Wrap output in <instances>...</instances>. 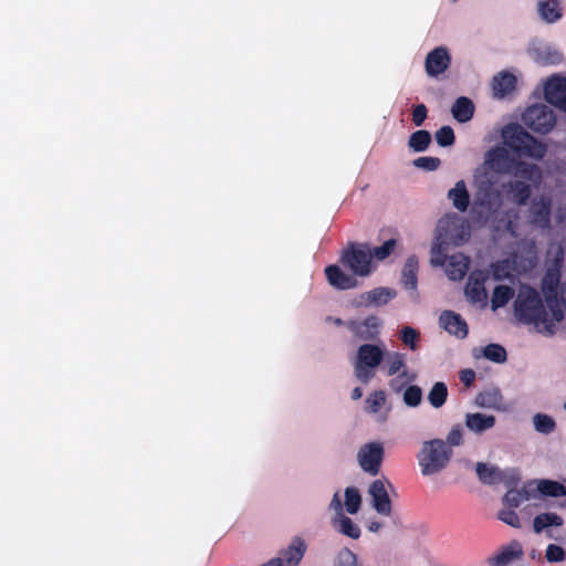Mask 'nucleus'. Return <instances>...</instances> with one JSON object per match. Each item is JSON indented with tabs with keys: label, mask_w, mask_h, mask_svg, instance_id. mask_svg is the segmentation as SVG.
<instances>
[{
	"label": "nucleus",
	"mask_w": 566,
	"mask_h": 566,
	"mask_svg": "<svg viewBox=\"0 0 566 566\" xmlns=\"http://www.w3.org/2000/svg\"><path fill=\"white\" fill-rule=\"evenodd\" d=\"M516 318L526 325H533L544 336H553L564 319V307L545 302L541 293L531 285H522L514 301Z\"/></svg>",
	"instance_id": "1"
},
{
	"label": "nucleus",
	"mask_w": 566,
	"mask_h": 566,
	"mask_svg": "<svg viewBox=\"0 0 566 566\" xmlns=\"http://www.w3.org/2000/svg\"><path fill=\"white\" fill-rule=\"evenodd\" d=\"M485 163L499 174H509L516 178L537 181L541 171L537 165L512 157L505 148L496 147L486 153Z\"/></svg>",
	"instance_id": "2"
},
{
	"label": "nucleus",
	"mask_w": 566,
	"mask_h": 566,
	"mask_svg": "<svg viewBox=\"0 0 566 566\" xmlns=\"http://www.w3.org/2000/svg\"><path fill=\"white\" fill-rule=\"evenodd\" d=\"M453 455L452 449L442 439H432L422 443L417 455L422 475H433L444 470Z\"/></svg>",
	"instance_id": "3"
},
{
	"label": "nucleus",
	"mask_w": 566,
	"mask_h": 566,
	"mask_svg": "<svg viewBox=\"0 0 566 566\" xmlns=\"http://www.w3.org/2000/svg\"><path fill=\"white\" fill-rule=\"evenodd\" d=\"M504 144L518 156L542 159L546 146L527 133L521 125L512 124L503 129Z\"/></svg>",
	"instance_id": "4"
},
{
	"label": "nucleus",
	"mask_w": 566,
	"mask_h": 566,
	"mask_svg": "<svg viewBox=\"0 0 566 566\" xmlns=\"http://www.w3.org/2000/svg\"><path fill=\"white\" fill-rule=\"evenodd\" d=\"M502 206L501 191L494 189L491 182H484L479 187L471 206V216L474 221L486 223Z\"/></svg>",
	"instance_id": "5"
},
{
	"label": "nucleus",
	"mask_w": 566,
	"mask_h": 566,
	"mask_svg": "<svg viewBox=\"0 0 566 566\" xmlns=\"http://www.w3.org/2000/svg\"><path fill=\"white\" fill-rule=\"evenodd\" d=\"M384 349L376 344L360 345L354 363L355 377L363 384H368L375 376V369L384 360Z\"/></svg>",
	"instance_id": "6"
},
{
	"label": "nucleus",
	"mask_w": 566,
	"mask_h": 566,
	"mask_svg": "<svg viewBox=\"0 0 566 566\" xmlns=\"http://www.w3.org/2000/svg\"><path fill=\"white\" fill-rule=\"evenodd\" d=\"M340 262L355 275L367 276L373 272L371 249L368 244L349 242L342 252Z\"/></svg>",
	"instance_id": "7"
},
{
	"label": "nucleus",
	"mask_w": 566,
	"mask_h": 566,
	"mask_svg": "<svg viewBox=\"0 0 566 566\" xmlns=\"http://www.w3.org/2000/svg\"><path fill=\"white\" fill-rule=\"evenodd\" d=\"M522 119L530 129L538 134H547L556 125V116L553 109L544 104L527 107Z\"/></svg>",
	"instance_id": "8"
},
{
	"label": "nucleus",
	"mask_w": 566,
	"mask_h": 566,
	"mask_svg": "<svg viewBox=\"0 0 566 566\" xmlns=\"http://www.w3.org/2000/svg\"><path fill=\"white\" fill-rule=\"evenodd\" d=\"M382 321L376 315H369L364 319H349L346 327L353 337L358 340L374 342L379 338Z\"/></svg>",
	"instance_id": "9"
},
{
	"label": "nucleus",
	"mask_w": 566,
	"mask_h": 566,
	"mask_svg": "<svg viewBox=\"0 0 566 566\" xmlns=\"http://www.w3.org/2000/svg\"><path fill=\"white\" fill-rule=\"evenodd\" d=\"M560 277L562 273L558 266L548 268L542 277L541 291L546 303L564 307V298L559 289Z\"/></svg>",
	"instance_id": "10"
},
{
	"label": "nucleus",
	"mask_w": 566,
	"mask_h": 566,
	"mask_svg": "<svg viewBox=\"0 0 566 566\" xmlns=\"http://www.w3.org/2000/svg\"><path fill=\"white\" fill-rule=\"evenodd\" d=\"M384 459V448L378 442L365 444L358 452V462L361 469L371 474H378Z\"/></svg>",
	"instance_id": "11"
},
{
	"label": "nucleus",
	"mask_w": 566,
	"mask_h": 566,
	"mask_svg": "<svg viewBox=\"0 0 566 566\" xmlns=\"http://www.w3.org/2000/svg\"><path fill=\"white\" fill-rule=\"evenodd\" d=\"M544 96L547 103L566 112V77H549L544 87Z\"/></svg>",
	"instance_id": "12"
},
{
	"label": "nucleus",
	"mask_w": 566,
	"mask_h": 566,
	"mask_svg": "<svg viewBox=\"0 0 566 566\" xmlns=\"http://www.w3.org/2000/svg\"><path fill=\"white\" fill-rule=\"evenodd\" d=\"M528 180H509L502 184V191L504 197L514 205L525 206L532 195V189Z\"/></svg>",
	"instance_id": "13"
},
{
	"label": "nucleus",
	"mask_w": 566,
	"mask_h": 566,
	"mask_svg": "<svg viewBox=\"0 0 566 566\" xmlns=\"http://www.w3.org/2000/svg\"><path fill=\"white\" fill-rule=\"evenodd\" d=\"M451 56L444 46H438L427 54L424 69L429 76L436 77L448 70Z\"/></svg>",
	"instance_id": "14"
},
{
	"label": "nucleus",
	"mask_w": 566,
	"mask_h": 566,
	"mask_svg": "<svg viewBox=\"0 0 566 566\" xmlns=\"http://www.w3.org/2000/svg\"><path fill=\"white\" fill-rule=\"evenodd\" d=\"M368 492L373 499V506L376 512L381 515L389 516L391 514L392 506L384 481H373Z\"/></svg>",
	"instance_id": "15"
},
{
	"label": "nucleus",
	"mask_w": 566,
	"mask_h": 566,
	"mask_svg": "<svg viewBox=\"0 0 566 566\" xmlns=\"http://www.w3.org/2000/svg\"><path fill=\"white\" fill-rule=\"evenodd\" d=\"M326 280L336 290H352L358 286V281L353 275L346 274L338 265L331 264L324 270Z\"/></svg>",
	"instance_id": "16"
},
{
	"label": "nucleus",
	"mask_w": 566,
	"mask_h": 566,
	"mask_svg": "<svg viewBox=\"0 0 566 566\" xmlns=\"http://www.w3.org/2000/svg\"><path fill=\"white\" fill-rule=\"evenodd\" d=\"M440 325L451 335L463 339L469 334L467 322L462 316L452 311H444L439 317Z\"/></svg>",
	"instance_id": "17"
},
{
	"label": "nucleus",
	"mask_w": 566,
	"mask_h": 566,
	"mask_svg": "<svg viewBox=\"0 0 566 566\" xmlns=\"http://www.w3.org/2000/svg\"><path fill=\"white\" fill-rule=\"evenodd\" d=\"M552 203L548 198H541L534 202L530 209V222L539 229H548L551 227Z\"/></svg>",
	"instance_id": "18"
},
{
	"label": "nucleus",
	"mask_w": 566,
	"mask_h": 566,
	"mask_svg": "<svg viewBox=\"0 0 566 566\" xmlns=\"http://www.w3.org/2000/svg\"><path fill=\"white\" fill-rule=\"evenodd\" d=\"M484 282L485 276L481 272L470 274L464 293L472 304L486 303L488 293L484 287Z\"/></svg>",
	"instance_id": "19"
},
{
	"label": "nucleus",
	"mask_w": 566,
	"mask_h": 566,
	"mask_svg": "<svg viewBox=\"0 0 566 566\" xmlns=\"http://www.w3.org/2000/svg\"><path fill=\"white\" fill-rule=\"evenodd\" d=\"M523 556L522 545L517 541H513L509 545L501 548L499 553L488 558L490 566H505L514 559Z\"/></svg>",
	"instance_id": "20"
},
{
	"label": "nucleus",
	"mask_w": 566,
	"mask_h": 566,
	"mask_svg": "<svg viewBox=\"0 0 566 566\" xmlns=\"http://www.w3.org/2000/svg\"><path fill=\"white\" fill-rule=\"evenodd\" d=\"M469 258L462 253L453 254L448 259L446 272L450 280H462L469 270Z\"/></svg>",
	"instance_id": "21"
},
{
	"label": "nucleus",
	"mask_w": 566,
	"mask_h": 566,
	"mask_svg": "<svg viewBox=\"0 0 566 566\" xmlns=\"http://www.w3.org/2000/svg\"><path fill=\"white\" fill-rule=\"evenodd\" d=\"M448 199L452 206L460 212H465L470 206V193L464 180L455 182L454 187L448 191Z\"/></svg>",
	"instance_id": "22"
},
{
	"label": "nucleus",
	"mask_w": 566,
	"mask_h": 566,
	"mask_svg": "<svg viewBox=\"0 0 566 566\" xmlns=\"http://www.w3.org/2000/svg\"><path fill=\"white\" fill-rule=\"evenodd\" d=\"M516 77L514 74L503 71L495 75L492 80V90L497 97H505L515 90Z\"/></svg>",
	"instance_id": "23"
},
{
	"label": "nucleus",
	"mask_w": 566,
	"mask_h": 566,
	"mask_svg": "<svg viewBox=\"0 0 566 566\" xmlns=\"http://www.w3.org/2000/svg\"><path fill=\"white\" fill-rule=\"evenodd\" d=\"M495 424V417L480 412L468 413L465 417V426L469 430L481 433Z\"/></svg>",
	"instance_id": "24"
},
{
	"label": "nucleus",
	"mask_w": 566,
	"mask_h": 566,
	"mask_svg": "<svg viewBox=\"0 0 566 566\" xmlns=\"http://www.w3.org/2000/svg\"><path fill=\"white\" fill-rule=\"evenodd\" d=\"M451 113L459 123H467L474 115V104L470 98L461 96L452 105Z\"/></svg>",
	"instance_id": "25"
},
{
	"label": "nucleus",
	"mask_w": 566,
	"mask_h": 566,
	"mask_svg": "<svg viewBox=\"0 0 566 566\" xmlns=\"http://www.w3.org/2000/svg\"><path fill=\"white\" fill-rule=\"evenodd\" d=\"M418 269L419 263L416 255H410L406 260V263L402 269L401 282L407 290H416L418 283Z\"/></svg>",
	"instance_id": "26"
},
{
	"label": "nucleus",
	"mask_w": 566,
	"mask_h": 566,
	"mask_svg": "<svg viewBox=\"0 0 566 566\" xmlns=\"http://www.w3.org/2000/svg\"><path fill=\"white\" fill-rule=\"evenodd\" d=\"M475 472L483 484H495L502 480L501 472L497 468L483 462L476 463Z\"/></svg>",
	"instance_id": "27"
},
{
	"label": "nucleus",
	"mask_w": 566,
	"mask_h": 566,
	"mask_svg": "<svg viewBox=\"0 0 566 566\" xmlns=\"http://www.w3.org/2000/svg\"><path fill=\"white\" fill-rule=\"evenodd\" d=\"M514 296L513 287L509 285H497L493 290L491 306L492 310L504 307Z\"/></svg>",
	"instance_id": "28"
},
{
	"label": "nucleus",
	"mask_w": 566,
	"mask_h": 566,
	"mask_svg": "<svg viewBox=\"0 0 566 566\" xmlns=\"http://www.w3.org/2000/svg\"><path fill=\"white\" fill-rule=\"evenodd\" d=\"M563 518L556 513H542L534 517L533 528L535 533H541L548 526H562Z\"/></svg>",
	"instance_id": "29"
},
{
	"label": "nucleus",
	"mask_w": 566,
	"mask_h": 566,
	"mask_svg": "<svg viewBox=\"0 0 566 566\" xmlns=\"http://www.w3.org/2000/svg\"><path fill=\"white\" fill-rule=\"evenodd\" d=\"M537 491L545 496H566V486L552 480H541L537 484Z\"/></svg>",
	"instance_id": "30"
},
{
	"label": "nucleus",
	"mask_w": 566,
	"mask_h": 566,
	"mask_svg": "<svg viewBox=\"0 0 566 566\" xmlns=\"http://www.w3.org/2000/svg\"><path fill=\"white\" fill-rule=\"evenodd\" d=\"M538 10L542 18L549 23L556 22L562 17L558 0L542 1Z\"/></svg>",
	"instance_id": "31"
},
{
	"label": "nucleus",
	"mask_w": 566,
	"mask_h": 566,
	"mask_svg": "<svg viewBox=\"0 0 566 566\" xmlns=\"http://www.w3.org/2000/svg\"><path fill=\"white\" fill-rule=\"evenodd\" d=\"M448 398V387L442 381H437L428 394V401L433 408H441Z\"/></svg>",
	"instance_id": "32"
},
{
	"label": "nucleus",
	"mask_w": 566,
	"mask_h": 566,
	"mask_svg": "<svg viewBox=\"0 0 566 566\" xmlns=\"http://www.w3.org/2000/svg\"><path fill=\"white\" fill-rule=\"evenodd\" d=\"M430 144L431 134L424 129H420L412 133L408 142V146L417 153L427 150Z\"/></svg>",
	"instance_id": "33"
},
{
	"label": "nucleus",
	"mask_w": 566,
	"mask_h": 566,
	"mask_svg": "<svg viewBox=\"0 0 566 566\" xmlns=\"http://www.w3.org/2000/svg\"><path fill=\"white\" fill-rule=\"evenodd\" d=\"M475 402L483 408H499L502 396L497 389L485 390L476 395Z\"/></svg>",
	"instance_id": "34"
},
{
	"label": "nucleus",
	"mask_w": 566,
	"mask_h": 566,
	"mask_svg": "<svg viewBox=\"0 0 566 566\" xmlns=\"http://www.w3.org/2000/svg\"><path fill=\"white\" fill-rule=\"evenodd\" d=\"M531 493L526 488H523L521 490H509L504 496H503V503L510 507L515 509L521 505L524 501L530 500Z\"/></svg>",
	"instance_id": "35"
},
{
	"label": "nucleus",
	"mask_w": 566,
	"mask_h": 566,
	"mask_svg": "<svg viewBox=\"0 0 566 566\" xmlns=\"http://www.w3.org/2000/svg\"><path fill=\"white\" fill-rule=\"evenodd\" d=\"M396 293L387 287H376L371 291L365 292V297L374 305L387 304Z\"/></svg>",
	"instance_id": "36"
},
{
	"label": "nucleus",
	"mask_w": 566,
	"mask_h": 566,
	"mask_svg": "<svg viewBox=\"0 0 566 566\" xmlns=\"http://www.w3.org/2000/svg\"><path fill=\"white\" fill-rule=\"evenodd\" d=\"M339 525H338V532L342 533L345 536H348L353 539H358L360 536V528L359 526L352 521L350 517L345 516L340 514L339 516Z\"/></svg>",
	"instance_id": "37"
},
{
	"label": "nucleus",
	"mask_w": 566,
	"mask_h": 566,
	"mask_svg": "<svg viewBox=\"0 0 566 566\" xmlns=\"http://www.w3.org/2000/svg\"><path fill=\"white\" fill-rule=\"evenodd\" d=\"M533 422L535 430L544 434L553 432L556 428L555 420L545 413H536L533 418Z\"/></svg>",
	"instance_id": "38"
},
{
	"label": "nucleus",
	"mask_w": 566,
	"mask_h": 566,
	"mask_svg": "<svg viewBox=\"0 0 566 566\" xmlns=\"http://www.w3.org/2000/svg\"><path fill=\"white\" fill-rule=\"evenodd\" d=\"M361 505V496L357 489L346 488L345 490V507L349 514H356Z\"/></svg>",
	"instance_id": "39"
},
{
	"label": "nucleus",
	"mask_w": 566,
	"mask_h": 566,
	"mask_svg": "<svg viewBox=\"0 0 566 566\" xmlns=\"http://www.w3.org/2000/svg\"><path fill=\"white\" fill-rule=\"evenodd\" d=\"M484 357L491 361L501 364L506 360V350L502 345L489 344L483 349Z\"/></svg>",
	"instance_id": "40"
},
{
	"label": "nucleus",
	"mask_w": 566,
	"mask_h": 566,
	"mask_svg": "<svg viewBox=\"0 0 566 566\" xmlns=\"http://www.w3.org/2000/svg\"><path fill=\"white\" fill-rule=\"evenodd\" d=\"M387 375L394 376L406 367V355L401 353H392L387 357Z\"/></svg>",
	"instance_id": "41"
},
{
	"label": "nucleus",
	"mask_w": 566,
	"mask_h": 566,
	"mask_svg": "<svg viewBox=\"0 0 566 566\" xmlns=\"http://www.w3.org/2000/svg\"><path fill=\"white\" fill-rule=\"evenodd\" d=\"M436 142L441 147H449L452 146L455 142V136L452 127L450 126H442L439 128L436 134Z\"/></svg>",
	"instance_id": "42"
},
{
	"label": "nucleus",
	"mask_w": 566,
	"mask_h": 566,
	"mask_svg": "<svg viewBox=\"0 0 566 566\" xmlns=\"http://www.w3.org/2000/svg\"><path fill=\"white\" fill-rule=\"evenodd\" d=\"M395 247V239L385 241L380 247H376L371 250V259L375 258L378 261H384L394 252Z\"/></svg>",
	"instance_id": "43"
},
{
	"label": "nucleus",
	"mask_w": 566,
	"mask_h": 566,
	"mask_svg": "<svg viewBox=\"0 0 566 566\" xmlns=\"http://www.w3.org/2000/svg\"><path fill=\"white\" fill-rule=\"evenodd\" d=\"M422 398L421 388L412 385L409 386L403 392V401L409 407H417L420 405Z\"/></svg>",
	"instance_id": "44"
},
{
	"label": "nucleus",
	"mask_w": 566,
	"mask_h": 566,
	"mask_svg": "<svg viewBox=\"0 0 566 566\" xmlns=\"http://www.w3.org/2000/svg\"><path fill=\"white\" fill-rule=\"evenodd\" d=\"M386 402V395L382 390L374 391L366 399L368 411L376 413Z\"/></svg>",
	"instance_id": "45"
},
{
	"label": "nucleus",
	"mask_w": 566,
	"mask_h": 566,
	"mask_svg": "<svg viewBox=\"0 0 566 566\" xmlns=\"http://www.w3.org/2000/svg\"><path fill=\"white\" fill-rule=\"evenodd\" d=\"M335 566H358L357 556L349 548H342L335 559Z\"/></svg>",
	"instance_id": "46"
},
{
	"label": "nucleus",
	"mask_w": 566,
	"mask_h": 566,
	"mask_svg": "<svg viewBox=\"0 0 566 566\" xmlns=\"http://www.w3.org/2000/svg\"><path fill=\"white\" fill-rule=\"evenodd\" d=\"M497 517L503 523H505L512 527H515V528L521 527L520 517H518L517 513L514 511V509L509 507L507 510L500 511Z\"/></svg>",
	"instance_id": "47"
},
{
	"label": "nucleus",
	"mask_w": 566,
	"mask_h": 566,
	"mask_svg": "<svg viewBox=\"0 0 566 566\" xmlns=\"http://www.w3.org/2000/svg\"><path fill=\"white\" fill-rule=\"evenodd\" d=\"M440 164L441 160L438 157H419L413 161V165L417 168H421L427 171H433L438 169Z\"/></svg>",
	"instance_id": "48"
},
{
	"label": "nucleus",
	"mask_w": 566,
	"mask_h": 566,
	"mask_svg": "<svg viewBox=\"0 0 566 566\" xmlns=\"http://www.w3.org/2000/svg\"><path fill=\"white\" fill-rule=\"evenodd\" d=\"M419 337V333L410 326H405L400 332V339L402 343L407 346H409L411 349H416V342Z\"/></svg>",
	"instance_id": "49"
},
{
	"label": "nucleus",
	"mask_w": 566,
	"mask_h": 566,
	"mask_svg": "<svg viewBox=\"0 0 566 566\" xmlns=\"http://www.w3.org/2000/svg\"><path fill=\"white\" fill-rule=\"evenodd\" d=\"M462 433H463L462 427L460 424L454 426L447 436V440H446L447 444L451 449H452V447H458V446L462 444V442H463Z\"/></svg>",
	"instance_id": "50"
},
{
	"label": "nucleus",
	"mask_w": 566,
	"mask_h": 566,
	"mask_svg": "<svg viewBox=\"0 0 566 566\" xmlns=\"http://www.w3.org/2000/svg\"><path fill=\"white\" fill-rule=\"evenodd\" d=\"M546 559L551 563L553 562H563L565 559V552L563 547L549 544L546 548Z\"/></svg>",
	"instance_id": "51"
},
{
	"label": "nucleus",
	"mask_w": 566,
	"mask_h": 566,
	"mask_svg": "<svg viewBox=\"0 0 566 566\" xmlns=\"http://www.w3.org/2000/svg\"><path fill=\"white\" fill-rule=\"evenodd\" d=\"M428 116V109L424 104H418L412 109V122L416 126H421Z\"/></svg>",
	"instance_id": "52"
},
{
	"label": "nucleus",
	"mask_w": 566,
	"mask_h": 566,
	"mask_svg": "<svg viewBox=\"0 0 566 566\" xmlns=\"http://www.w3.org/2000/svg\"><path fill=\"white\" fill-rule=\"evenodd\" d=\"M475 371L473 369H462L459 374V378L461 380V382L465 386V387H470L472 386V384L474 382L475 380Z\"/></svg>",
	"instance_id": "53"
},
{
	"label": "nucleus",
	"mask_w": 566,
	"mask_h": 566,
	"mask_svg": "<svg viewBox=\"0 0 566 566\" xmlns=\"http://www.w3.org/2000/svg\"><path fill=\"white\" fill-rule=\"evenodd\" d=\"M407 376V370L405 369L401 374H399L396 378H392L390 381H389V387L391 388V390L394 391H400L401 388H402V381H401V378L402 377H406Z\"/></svg>",
	"instance_id": "54"
},
{
	"label": "nucleus",
	"mask_w": 566,
	"mask_h": 566,
	"mask_svg": "<svg viewBox=\"0 0 566 566\" xmlns=\"http://www.w3.org/2000/svg\"><path fill=\"white\" fill-rule=\"evenodd\" d=\"M331 507L336 510L339 513V515L342 514V501L338 493L334 494L333 500L331 502Z\"/></svg>",
	"instance_id": "55"
},
{
	"label": "nucleus",
	"mask_w": 566,
	"mask_h": 566,
	"mask_svg": "<svg viewBox=\"0 0 566 566\" xmlns=\"http://www.w3.org/2000/svg\"><path fill=\"white\" fill-rule=\"evenodd\" d=\"M369 305H373L371 302H369L366 297H365V293L360 294L359 296V301L357 302V306H369Z\"/></svg>",
	"instance_id": "56"
},
{
	"label": "nucleus",
	"mask_w": 566,
	"mask_h": 566,
	"mask_svg": "<svg viewBox=\"0 0 566 566\" xmlns=\"http://www.w3.org/2000/svg\"><path fill=\"white\" fill-rule=\"evenodd\" d=\"M363 396V391L359 387H355L352 391V399L353 400H358L360 399Z\"/></svg>",
	"instance_id": "57"
},
{
	"label": "nucleus",
	"mask_w": 566,
	"mask_h": 566,
	"mask_svg": "<svg viewBox=\"0 0 566 566\" xmlns=\"http://www.w3.org/2000/svg\"><path fill=\"white\" fill-rule=\"evenodd\" d=\"M380 527H381V523H379V522H371L369 524V526H368V530L370 532H378Z\"/></svg>",
	"instance_id": "58"
},
{
	"label": "nucleus",
	"mask_w": 566,
	"mask_h": 566,
	"mask_svg": "<svg viewBox=\"0 0 566 566\" xmlns=\"http://www.w3.org/2000/svg\"><path fill=\"white\" fill-rule=\"evenodd\" d=\"M328 321L333 322L336 326H342V325H346V322H344L342 318L339 317H328L327 318Z\"/></svg>",
	"instance_id": "59"
}]
</instances>
